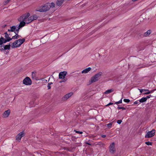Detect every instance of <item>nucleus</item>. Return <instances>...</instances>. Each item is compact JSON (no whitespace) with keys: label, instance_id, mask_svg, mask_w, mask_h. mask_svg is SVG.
I'll return each instance as SVG.
<instances>
[{"label":"nucleus","instance_id":"nucleus-1","mask_svg":"<svg viewBox=\"0 0 156 156\" xmlns=\"http://www.w3.org/2000/svg\"><path fill=\"white\" fill-rule=\"evenodd\" d=\"M55 4L54 3L51 2L48 3L41 6L38 10L40 12H44L48 11L50 9H52L55 7Z\"/></svg>","mask_w":156,"mask_h":156},{"label":"nucleus","instance_id":"nucleus-2","mask_svg":"<svg viewBox=\"0 0 156 156\" xmlns=\"http://www.w3.org/2000/svg\"><path fill=\"white\" fill-rule=\"evenodd\" d=\"M102 74V73L101 72H99L95 74L91 78L90 80L89 81L90 83L89 84H90L92 83L97 81L100 78Z\"/></svg>","mask_w":156,"mask_h":156},{"label":"nucleus","instance_id":"nucleus-3","mask_svg":"<svg viewBox=\"0 0 156 156\" xmlns=\"http://www.w3.org/2000/svg\"><path fill=\"white\" fill-rule=\"evenodd\" d=\"M4 35L5 39H17L18 38L20 39V38H21V36L18 34H15V35L12 36V38L11 37L12 36L10 34H8L7 32H5L4 33Z\"/></svg>","mask_w":156,"mask_h":156},{"label":"nucleus","instance_id":"nucleus-4","mask_svg":"<svg viewBox=\"0 0 156 156\" xmlns=\"http://www.w3.org/2000/svg\"><path fill=\"white\" fill-rule=\"evenodd\" d=\"M88 145L95 146L101 148L103 147L105 145V144L102 142H98L90 143V142H88Z\"/></svg>","mask_w":156,"mask_h":156},{"label":"nucleus","instance_id":"nucleus-5","mask_svg":"<svg viewBox=\"0 0 156 156\" xmlns=\"http://www.w3.org/2000/svg\"><path fill=\"white\" fill-rule=\"evenodd\" d=\"M29 16L30 14L28 13L27 15L25 14L23 15L18 19V20L19 21H24V22H25V23H26V21L27 19V18Z\"/></svg>","mask_w":156,"mask_h":156},{"label":"nucleus","instance_id":"nucleus-6","mask_svg":"<svg viewBox=\"0 0 156 156\" xmlns=\"http://www.w3.org/2000/svg\"><path fill=\"white\" fill-rule=\"evenodd\" d=\"M11 46V43L10 42L9 44L7 45H3L2 48H1L0 49V51H6V52L5 53V54H7L9 52V51H6V50H10V49Z\"/></svg>","mask_w":156,"mask_h":156},{"label":"nucleus","instance_id":"nucleus-7","mask_svg":"<svg viewBox=\"0 0 156 156\" xmlns=\"http://www.w3.org/2000/svg\"><path fill=\"white\" fill-rule=\"evenodd\" d=\"M23 83L26 85H30L32 84V81L28 77H26L23 81Z\"/></svg>","mask_w":156,"mask_h":156},{"label":"nucleus","instance_id":"nucleus-8","mask_svg":"<svg viewBox=\"0 0 156 156\" xmlns=\"http://www.w3.org/2000/svg\"><path fill=\"white\" fill-rule=\"evenodd\" d=\"M10 29L8 30V31L9 32H14L16 34H17L19 30H18V27L17 26H13L10 27Z\"/></svg>","mask_w":156,"mask_h":156},{"label":"nucleus","instance_id":"nucleus-9","mask_svg":"<svg viewBox=\"0 0 156 156\" xmlns=\"http://www.w3.org/2000/svg\"><path fill=\"white\" fill-rule=\"evenodd\" d=\"M155 133V130L152 129L151 131L148 132L145 136V137L150 138L153 136Z\"/></svg>","mask_w":156,"mask_h":156},{"label":"nucleus","instance_id":"nucleus-10","mask_svg":"<svg viewBox=\"0 0 156 156\" xmlns=\"http://www.w3.org/2000/svg\"><path fill=\"white\" fill-rule=\"evenodd\" d=\"M20 40H16L12 44V45L11 46V47L12 48H14L19 47L20 45H19V41Z\"/></svg>","mask_w":156,"mask_h":156},{"label":"nucleus","instance_id":"nucleus-11","mask_svg":"<svg viewBox=\"0 0 156 156\" xmlns=\"http://www.w3.org/2000/svg\"><path fill=\"white\" fill-rule=\"evenodd\" d=\"M73 94V92L69 93L65 95H64L62 98V100L63 101H65L68 99L69 98L72 96Z\"/></svg>","mask_w":156,"mask_h":156},{"label":"nucleus","instance_id":"nucleus-12","mask_svg":"<svg viewBox=\"0 0 156 156\" xmlns=\"http://www.w3.org/2000/svg\"><path fill=\"white\" fill-rule=\"evenodd\" d=\"M109 151L112 154H113L115 151V143L113 142L110 145L109 149Z\"/></svg>","mask_w":156,"mask_h":156},{"label":"nucleus","instance_id":"nucleus-13","mask_svg":"<svg viewBox=\"0 0 156 156\" xmlns=\"http://www.w3.org/2000/svg\"><path fill=\"white\" fill-rule=\"evenodd\" d=\"M67 74V72L66 71H63L60 72L59 74V79H61L65 78Z\"/></svg>","mask_w":156,"mask_h":156},{"label":"nucleus","instance_id":"nucleus-14","mask_svg":"<svg viewBox=\"0 0 156 156\" xmlns=\"http://www.w3.org/2000/svg\"><path fill=\"white\" fill-rule=\"evenodd\" d=\"M24 134V133L23 131L19 133L16 137V140L20 141L21 138L22 136H23V134Z\"/></svg>","mask_w":156,"mask_h":156},{"label":"nucleus","instance_id":"nucleus-15","mask_svg":"<svg viewBox=\"0 0 156 156\" xmlns=\"http://www.w3.org/2000/svg\"><path fill=\"white\" fill-rule=\"evenodd\" d=\"M10 113V110L9 109L5 111L3 114V115L4 117L6 118L9 116Z\"/></svg>","mask_w":156,"mask_h":156},{"label":"nucleus","instance_id":"nucleus-16","mask_svg":"<svg viewBox=\"0 0 156 156\" xmlns=\"http://www.w3.org/2000/svg\"><path fill=\"white\" fill-rule=\"evenodd\" d=\"M151 30H148L146 32L144 33L143 35H142V36H144V37H147L151 33ZM139 36H141V35H139Z\"/></svg>","mask_w":156,"mask_h":156},{"label":"nucleus","instance_id":"nucleus-17","mask_svg":"<svg viewBox=\"0 0 156 156\" xmlns=\"http://www.w3.org/2000/svg\"><path fill=\"white\" fill-rule=\"evenodd\" d=\"M20 22V23L19 25L18 26H17V27H18V30H19L20 29V28L24 26L26 23L25 22H24V21H21Z\"/></svg>","mask_w":156,"mask_h":156},{"label":"nucleus","instance_id":"nucleus-18","mask_svg":"<svg viewBox=\"0 0 156 156\" xmlns=\"http://www.w3.org/2000/svg\"><path fill=\"white\" fill-rule=\"evenodd\" d=\"M12 40H0V45H3L4 44L9 42Z\"/></svg>","mask_w":156,"mask_h":156},{"label":"nucleus","instance_id":"nucleus-19","mask_svg":"<svg viewBox=\"0 0 156 156\" xmlns=\"http://www.w3.org/2000/svg\"><path fill=\"white\" fill-rule=\"evenodd\" d=\"M64 0H57L56 5L58 6H60L63 3Z\"/></svg>","mask_w":156,"mask_h":156},{"label":"nucleus","instance_id":"nucleus-20","mask_svg":"<svg viewBox=\"0 0 156 156\" xmlns=\"http://www.w3.org/2000/svg\"><path fill=\"white\" fill-rule=\"evenodd\" d=\"M36 72H32V77L33 79L37 80H38V78L36 76Z\"/></svg>","mask_w":156,"mask_h":156},{"label":"nucleus","instance_id":"nucleus-21","mask_svg":"<svg viewBox=\"0 0 156 156\" xmlns=\"http://www.w3.org/2000/svg\"><path fill=\"white\" fill-rule=\"evenodd\" d=\"M147 101V98L145 97L142 98L139 100V102L140 103H143Z\"/></svg>","mask_w":156,"mask_h":156},{"label":"nucleus","instance_id":"nucleus-22","mask_svg":"<svg viewBox=\"0 0 156 156\" xmlns=\"http://www.w3.org/2000/svg\"><path fill=\"white\" fill-rule=\"evenodd\" d=\"M31 17L33 21V20H36L38 18V16L36 15H34L32 16H31Z\"/></svg>","mask_w":156,"mask_h":156},{"label":"nucleus","instance_id":"nucleus-23","mask_svg":"<svg viewBox=\"0 0 156 156\" xmlns=\"http://www.w3.org/2000/svg\"><path fill=\"white\" fill-rule=\"evenodd\" d=\"M32 20L31 17L30 16L29 18H28L27 20L26 21V23L28 24L32 21Z\"/></svg>","mask_w":156,"mask_h":156},{"label":"nucleus","instance_id":"nucleus-24","mask_svg":"<svg viewBox=\"0 0 156 156\" xmlns=\"http://www.w3.org/2000/svg\"><path fill=\"white\" fill-rule=\"evenodd\" d=\"M113 91V90L112 89L108 90L106 91H105V94H108L109 93H110L112 92Z\"/></svg>","mask_w":156,"mask_h":156},{"label":"nucleus","instance_id":"nucleus-25","mask_svg":"<svg viewBox=\"0 0 156 156\" xmlns=\"http://www.w3.org/2000/svg\"><path fill=\"white\" fill-rule=\"evenodd\" d=\"M82 73H88V68H86L81 72Z\"/></svg>","mask_w":156,"mask_h":156},{"label":"nucleus","instance_id":"nucleus-26","mask_svg":"<svg viewBox=\"0 0 156 156\" xmlns=\"http://www.w3.org/2000/svg\"><path fill=\"white\" fill-rule=\"evenodd\" d=\"M74 73V75L76 76H78L81 74V72L79 71H77L76 72Z\"/></svg>","mask_w":156,"mask_h":156},{"label":"nucleus","instance_id":"nucleus-27","mask_svg":"<svg viewBox=\"0 0 156 156\" xmlns=\"http://www.w3.org/2000/svg\"><path fill=\"white\" fill-rule=\"evenodd\" d=\"M25 41V40H20L19 41V45H20V46Z\"/></svg>","mask_w":156,"mask_h":156},{"label":"nucleus","instance_id":"nucleus-28","mask_svg":"<svg viewBox=\"0 0 156 156\" xmlns=\"http://www.w3.org/2000/svg\"><path fill=\"white\" fill-rule=\"evenodd\" d=\"M112 123L110 122L109 123H108L107 124V126L108 127V128H110L112 126Z\"/></svg>","mask_w":156,"mask_h":156},{"label":"nucleus","instance_id":"nucleus-29","mask_svg":"<svg viewBox=\"0 0 156 156\" xmlns=\"http://www.w3.org/2000/svg\"><path fill=\"white\" fill-rule=\"evenodd\" d=\"M154 91V90H151V91H150L149 90V91H147V92L144 93V94H149L152 93Z\"/></svg>","mask_w":156,"mask_h":156},{"label":"nucleus","instance_id":"nucleus-30","mask_svg":"<svg viewBox=\"0 0 156 156\" xmlns=\"http://www.w3.org/2000/svg\"><path fill=\"white\" fill-rule=\"evenodd\" d=\"M145 143L147 145H152V142H146Z\"/></svg>","mask_w":156,"mask_h":156},{"label":"nucleus","instance_id":"nucleus-31","mask_svg":"<svg viewBox=\"0 0 156 156\" xmlns=\"http://www.w3.org/2000/svg\"><path fill=\"white\" fill-rule=\"evenodd\" d=\"M122 103V99H121L119 101L115 102V104L117 105V104H119L121 103Z\"/></svg>","mask_w":156,"mask_h":156},{"label":"nucleus","instance_id":"nucleus-32","mask_svg":"<svg viewBox=\"0 0 156 156\" xmlns=\"http://www.w3.org/2000/svg\"><path fill=\"white\" fill-rule=\"evenodd\" d=\"M123 101L126 103H129L130 102V101L129 99H124L123 100Z\"/></svg>","mask_w":156,"mask_h":156},{"label":"nucleus","instance_id":"nucleus-33","mask_svg":"<svg viewBox=\"0 0 156 156\" xmlns=\"http://www.w3.org/2000/svg\"><path fill=\"white\" fill-rule=\"evenodd\" d=\"M40 42L41 43V44H44V43H46V41H44V40H42V41H41Z\"/></svg>","mask_w":156,"mask_h":156},{"label":"nucleus","instance_id":"nucleus-34","mask_svg":"<svg viewBox=\"0 0 156 156\" xmlns=\"http://www.w3.org/2000/svg\"><path fill=\"white\" fill-rule=\"evenodd\" d=\"M117 108L119 110L121 109H122V110H125L126 109V108L124 107H118Z\"/></svg>","mask_w":156,"mask_h":156},{"label":"nucleus","instance_id":"nucleus-35","mask_svg":"<svg viewBox=\"0 0 156 156\" xmlns=\"http://www.w3.org/2000/svg\"><path fill=\"white\" fill-rule=\"evenodd\" d=\"M74 131L76 133L80 134H81L83 133V132L81 131H79L76 130H75Z\"/></svg>","mask_w":156,"mask_h":156},{"label":"nucleus","instance_id":"nucleus-36","mask_svg":"<svg viewBox=\"0 0 156 156\" xmlns=\"http://www.w3.org/2000/svg\"><path fill=\"white\" fill-rule=\"evenodd\" d=\"M122 122V120H118L117 121V123L120 124Z\"/></svg>","mask_w":156,"mask_h":156},{"label":"nucleus","instance_id":"nucleus-37","mask_svg":"<svg viewBox=\"0 0 156 156\" xmlns=\"http://www.w3.org/2000/svg\"><path fill=\"white\" fill-rule=\"evenodd\" d=\"M151 97H152V96L151 95H149L147 96V97L145 98H147V99L150 98Z\"/></svg>","mask_w":156,"mask_h":156},{"label":"nucleus","instance_id":"nucleus-38","mask_svg":"<svg viewBox=\"0 0 156 156\" xmlns=\"http://www.w3.org/2000/svg\"><path fill=\"white\" fill-rule=\"evenodd\" d=\"M47 87H48V90L50 89L51 88V86H50V85L49 84H48Z\"/></svg>","mask_w":156,"mask_h":156},{"label":"nucleus","instance_id":"nucleus-39","mask_svg":"<svg viewBox=\"0 0 156 156\" xmlns=\"http://www.w3.org/2000/svg\"><path fill=\"white\" fill-rule=\"evenodd\" d=\"M139 103V102L138 101H136L134 102V104H138Z\"/></svg>","mask_w":156,"mask_h":156},{"label":"nucleus","instance_id":"nucleus-40","mask_svg":"<svg viewBox=\"0 0 156 156\" xmlns=\"http://www.w3.org/2000/svg\"><path fill=\"white\" fill-rule=\"evenodd\" d=\"M138 90H140V92L141 93H142V92L143 91V89H138Z\"/></svg>","mask_w":156,"mask_h":156},{"label":"nucleus","instance_id":"nucleus-41","mask_svg":"<svg viewBox=\"0 0 156 156\" xmlns=\"http://www.w3.org/2000/svg\"><path fill=\"white\" fill-rule=\"evenodd\" d=\"M113 104V103L112 102H110L109 103H108L107 106L110 105H112Z\"/></svg>","mask_w":156,"mask_h":156},{"label":"nucleus","instance_id":"nucleus-42","mask_svg":"<svg viewBox=\"0 0 156 156\" xmlns=\"http://www.w3.org/2000/svg\"><path fill=\"white\" fill-rule=\"evenodd\" d=\"M64 79L62 80V82H66L67 80V79Z\"/></svg>","mask_w":156,"mask_h":156},{"label":"nucleus","instance_id":"nucleus-43","mask_svg":"<svg viewBox=\"0 0 156 156\" xmlns=\"http://www.w3.org/2000/svg\"><path fill=\"white\" fill-rule=\"evenodd\" d=\"M101 137L103 138H105L106 137L105 135H101Z\"/></svg>","mask_w":156,"mask_h":156},{"label":"nucleus","instance_id":"nucleus-44","mask_svg":"<svg viewBox=\"0 0 156 156\" xmlns=\"http://www.w3.org/2000/svg\"><path fill=\"white\" fill-rule=\"evenodd\" d=\"M64 149L65 150H67L68 151H69V149L67 147H64Z\"/></svg>","mask_w":156,"mask_h":156},{"label":"nucleus","instance_id":"nucleus-45","mask_svg":"<svg viewBox=\"0 0 156 156\" xmlns=\"http://www.w3.org/2000/svg\"><path fill=\"white\" fill-rule=\"evenodd\" d=\"M143 91H149L148 90H147V89H143Z\"/></svg>","mask_w":156,"mask_h":156},{"label":"nucleus","instance_id":"nucleus-46","mask_svg":"<svg viewBox=\"0 0 156 156\" xmlns=\"http://www.w3.org/2000/svg\"><path fill=\"white\" fill-rule=\"evenodd\" d=\"M10 0H6L5 1L6 3H8L9 2Z\"/></svg>","mask_w":156,"mask_h":156},{"label":"nucleus","instance_id":"nucleus-47","mask_svg":"<svg viewBox=\"0 0 156 156\" xmlns=\"http://www.w3.org/2000/svg\"><path fill=\"white\" fill-rule=\"evenodd\" d=\"M91 69L90 67H88V72L90 71Z\"/></svg>","mask_w":156,"mask_h":156},{"label":"nucleus","instance_id":"nucleus-48","mask_svg":"<svg viewBox=\"0 0 156 156\" xmlns=\"http://www.w3.org/2000/svg\"><path fill=\"white\" fill-rule=\"evenodd\" d=\"M0 39H5L3 37H1V38H0Z\"/></svg>","mask_w":156,"mask_h":156},{"label":"nucleus","instance_id":"nucleus-49","mask_svg":"<svg viewBox=\"0 0 156 156\" xmlns=\"http://www.w3.org/2000/svg\"><path fill=\"white\" fill-rule=\"evenodd\" d=\"M53 83L52 82H50L48 84H49L50 85L51 84H52Z\"/></svg>","mask_w":156,"mask_h":156},{"label":"nucleus","instance_id":"nucleus-50","mask_svg":"<svg viewBox=\"0 0 156 156\" xmlns=\"http://www.w3.org/2000/svg\"><path fill=\"white\" fill-rule=\"evenodd\" d=\"M132 0L133 2H135V1H137V0Z\"/></svg>","mask_w":156,"mask_h":156},{"label":"nucleus","instance_id":"nucleus-51","mask_svg":"<svg viewBox=\"0 0 156 156\" xmlns=\"http://www.w3.org/2000/svg\"><path fill=\"white\" fill-rule=\"evenodd\" d=\"M62 82H62V81H60L59 82V83H62Z\"/></svg>","mask_w":156,"mask_h":156},{"label":"nucleus","instance_id":"nucleus-52","mask_svg":"<svg viewBox=\"0 0 156 156\" xmlns=\"http://www.w3.org/2000/svg\"><path fill=\"white\" fill-rule=\"evenodd\" d=\"M93 72L95 71V70L94 69V68H93Z\"/></svg>","mask_w":156,"mask_h":156},{"label":"nucleus","instance_id":"nucleus-53","mask_svg":"<svg viewBox=\"0 0 156 156\" xmlns=\"http://www.w3.org/2000/svg\"><path fill=\"white\" fill-rule=\"evenodd\" d=\"M86 144H88V142L86 141Z\"/></svg>","mask_w":156,"mask_h":156},{"label":"nucleus","instance_id":"nucleus-54","mask_svg":"<svg viewBox=\"0 0 156 156\" xmlns=\"http://www.w3.org/2000/svg\"><path fill=\"white\" fill-rule=\"evenodd\" d=\"M88 137H90V136H88Z\"/></svg>","mask_w":156,"mask_h":156},{"label":"nucleus","instance_id":"nucleus-55","mask_svg":"<svg viewBox=\"0 0 156 156\" xmlns=\"http://www.w3.org/2000/svg\"><path fill=\"white\" fill-rule=\"evenodd\" d=\"M88 137H90V136H88Z\"/></svg>","mask_w":156,"mask_h":156}]
</instances>
